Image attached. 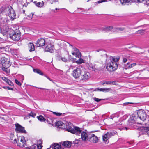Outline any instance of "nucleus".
Here are the masks:
<instances>
[{
  "mask_svg": "<svg viewBox=\"0 0 149 149\" xmlns=\"http://www.w3.org/2000/svg\"><path fill=\"white\" fill-rule=\"evenodd\" d=\"M143 31H144V30H138L135 33L136 34L139 33V34H141L142 33H143Z\"/></svg>",
  "mask_w": 149,
  "mask_h": 149,
  "instance_id": "58836bf2",
  "label": "nucleus"
},
{
  "mask_svg": "<svg viewBox=\"0 0 149 149\" xmlns=\"http://www.w3.org/2000/svg\"><path fill=\"white\" fill-rule=\"evenodd\" d=\"M73 143H74V144H78V142H75L74 141H73Z\"/></svg>",
  "mask_w": 149,
  "mask_h": 149,
  "instance_id": "0e129e2a",
  "label": "nucleus"
},
{
  "mask_svg": "<svg viewBox=\"0 0 149 149\" xmlns=\"http://www.w3.org/2000/svg\"><path fill=\"white\" fill-rule=\"evenodd\" d=\"M137 112V116L139 117V120L143 121H144L146 120L148 116H147L146 113L145 111L141 109L138 111Z\"/></svg>",
  "mask_w": 149,
  "mask_h": 149,
  "instance_id": "20e7f679",
  "label": "nucleus"
},
{
  "mask_svg": "<svg viewBox=\"0 0 149 149\" xmlns=\"http://www.w3.org/2000/svg\"><path fill=\"white\" fill-rule=\"evenodd\" d=\"M139 120V117H138L137 112L134 113L132 114L130 117V119L129 120L130 121L131 123H134L136 122Z\"/></svg>",
  "mask_w": 149,
  "mask_h": 149,
  "instance_id": "9b49d317",
  "label": "nucleus"
},
{
  "mask_svg": "<svg viewBox=\"0 0 149 149\" xmlns=\"http://www.w3.org/2000/svg\"><path fill=\"white\" fill-rule=\"evenodd\" d=\"M111 90L110 88H96L94 91H102L103 92H107Z\"/></svg>",
  "mask_w": 149,
  "mask_h": 149,
  "instance_id": "a211bd4d",
  "label": "nucleus"
},
{
  "mask_svg": "<svg viewBox=\"0 0 149 149\" xmlns=\"http://www.w3.org/2000/svg\"><path fill=\"white\" fill-rule=\"evenodd\" d=\"M59 60L65 62H67L68 61V59L66 58L65 57H62L61 56H60L59 57Z\"/></svg>",
  "mask_w": 149,
  "mask_h": 149,
  "instance_id": "c756f323",
  "label": "nucleus"
},
{
  "mask_svg": "<svg viewBox=\"0 0 149 149\" xmlns=\"http://www.w3.org/2000/svg\"><path fill=\"white\" fill-rule=\"evenodd\" d=\"M14 143L15 142L17 144L18 146L21 147H24L25 145L26 144V142L23 136L21 137L20 139L19 138L17 139V140L15 139L14 140Z\"/></svg>",
  "mask_w": 149,
  "mask_h": 149,
  "instance_id": "423d86ee",
  "label": "nucleus"
},
{
  "mask_svg": "<svg viewBox=\"0 0 149 149\" xmlns=\"http://www.w3.org/2000/svg\"><path fill=\"white\" fill-rule=\"evenodd\" d=\"M29 115L33 117H34L36 116V114L34 112L31 111L29 114Z\"/></svg>",
  "mask_w": 149,
  "mask_h": 149,
  "instance_id": "e433bc0d",
  "label": "nucleus"
},
{
  "mask_svg": "<svg viewBox=\"0 0 149 149\" xmlns=\"http://www.w3.org/2000/svg\"><path fill=\"white\" fill-rule=\"evenodd\" d=\"M113 28L112 26H109L103 28V30L106 32H109L112 30V31L113 32Z\"/></svg>",
  "mask_w": 149,
  "mask_h": 149,
  "instance_id": "bb28decb",
  "label": "nucleus"
},
{
  "mask_svg": "<svg viewBox=\"0 0 149 149\" xmlns=\"http://www.w3.org/2000/svg\"><path fill=\"white\" fill-rule=\"evenodd\" d=\"M10 37L15 41H17L20 39L21 33L19 31H13L10 34Z\"/></svg>",
  "mask_w": 149,
  "mask_h": 149,
  "instance_id": "7ed1b4c3",
  "label": "nucleus"
},
{
  "mask_svg": "<svg viewBox=\"0 0 149 149\" xmlns=\"http://www.w3.org/2000/svg\"><path fill=\"white\" fill-rule=\"evenodd\" d=\"M88 136L89 141L94 143H96L98 142L99 140L98 138L94 134L91 133L89 134Z\"/></svg>",
  "mask_w": 149,
  "mask_h": 149,
  "instance_id": "9d476101",
  "label": "nucleus"
},
{
  "mask_svg": "<svg viewBox=\"0 0 149 149\" xmlns=\"http://www.w3.org/2000/svg\"><path fill=\"white\" fill-rule=\"evenodd\" d=\"M109 138L107 133L103 136V140L104 142H107Z\"/></svg>",
  "mask_w": 149,
  "mask_h": 149,
  "instance_id": "c85d7f7f",
  "label": "nucleus"
},
{
  "mask_svg": "<svg viewBox=\"0 0 149 149\" xmlns=\"http://www.w3.org/2000/svg\"><path fill=\"white\" fill-rule=\"evenodd\" d=\"M6 11V8L5 7H2L0 8V14H3Z\"/></svg>",
  "mask_w": 149,
  "mask_h": 149,
  "instance_id": "473e14b6",
  "label": "nucleus"
},
{
  "mask_svg": "<svg viewBox=\"0 0 149 149\" xmlns=\"http://www.w3.org/2000/svg\"><path fill=\"white\" fill-rule=\"evenodd\" d=\"M45 42L44 39H39L36 43V46L37 47H41L44 46L45 45Z\"/></svg>",
  "mask_w": 149,
  "mask_h": 149,
  "instance_id": "ddd939ff",
  "label": "nucleus"
},
{
  "mask_svg": "<svg viewBox=\"0 0 149 149\" xmlns=\"http://www.w3.org/2000/svg\"><path fill=\"white\" fill-rule=\"evenodd\" d=\"M28 47L29 51L30 52L33 51L35 50V47L33 43H29L28 44Z\"/></svg>",
  "mask_w": 149,
  "mask_h": 149,
  "instance_id": "f3484780",
  "label": "nucleus"
},
{
  "mask_svg": "<svg viewBox=\"0 0 149 149\" xmlns=\"http://www.w3.org/2000/svg\"><path fill=\"white\" fill-rule=\"evenodd\" d=\"M127 61V59L126 58H125V57H123V61L124 63H125Z\"/></svg>",
  "mask_w": 149,
  "mask_h": 149,
  "instance_id": "864d4df0",
  "label": "nucleus"
},
{
  "mask_svg": "<svg viewBox=\"0 0 149 149\" xmlns=\"http://www.w3.org/2000/svg\"><path fill=\"white\" fill-rule=\"evenodd\" d=\"M2 88H3L5 89L7 88V87L5 86H3L2 87Z\"/></svg>",
  "mask_w": 149,
  "mask_h": 149,
  "instance_id": "680f3d73",
  "label": "nucleus"
},
{
  "mask_svg": "<svg viewBox=\"0 0 149 149\" xmlns=\"http://www.w3.org/2000/svg\"><path fill=\"white\" fill-rule=\"evenodd\" d=\"M77 63L81 64L84 62V60L81 58H79L78 60L76 61Z\"/></svg>",
  "mask_w": 149,
  "mask_h": 149,
  "instance_id": "f704fd0d",
  "label": "nucleus"
},
{
  "mask_svg": "<svg viewBox=\"0 0 149 149\" xmlns=\"http://www.w3.org/2000/svg\"><path fill=\"white\" fill-rule=\"evenodd\" d=\"M88 68L90 70L95 72L97 71L98 70L96 65L92 63H90L89 64Z\"/></svg>",
  "mask_w": 149,
  "mask_h": 149,
  "instance_id": "dca6fc26",
  "label": "nucleus"
},
{
  "mask_svg": "<svg viewBox=\"0 0 149 149\" xmlns=\"http://www.w3.org/2000/svg\"><path fill=\"white\" fill-rule=\"evenodd\" d=\"M140 132H139V134H148L149 136V127H141L139 129Z\"/></svg>",
  "mask_w": 149,
  "mask_h": 149,
  "instance_id": "1a4fd4ad",
  "label": "nucleus"
},
{
  "mask_svg": "<svg viewBox=\"0 0 149 149\" xmlns=\"http://www.w3.org/2000/svg\"><path fill=\"white\" fill-rule=\"evenodd\" d=\"M120 113H121L120 112H118L116 113H115V114H117L116 115H115V117H119V115Z\"/></svg>",
  "mask_w": 149,
  "mask_h": 149,
  "instance_id": "3c124183",
  "label": "nucleus"
},
{
  "mask_svg": "<svg viewBox=\"0 0 149 149\" xmlns=\"http://www.w3.org/2000/svg\"><path fill=\"white\" fill-rule=\"evenodd\" d=\"M37 147L38 149H41L42 147V145H38L37 144Z\"/></svg>",
  "mask_w": 149,
  "mask_h": 149,
  "instance_id": "09e8293b",
  "label": "nucleus"
},
{
  "mask_svg": "<svg viewBox=\"0 0 149 149\" xmlns=\"http://www.w3.org/2000/svg\"><path fill=\"white\" fill-rule=\"evenodd\" d=\"M102 84L104 86V84L107 85H116V82L115 81H105L101 82Z\"/></svg>",
  "mask_w": 149,
  "mask_h": 149,
  "instance_id": "aec40b11",
  "label": "nucleus"
},
{
  "mask_svg": "<svg viewBox=\"0 0 149 149\" xmlns=\"http://www.w3.org/2000/svg\"><path fill=\"white\" fill-rule=\"evenodd\" d=\"M47 149H50V148H47Z\"/></svg>",
  "mask_w": 149,
  "mask_h": 149,
  "instance_id": "774afa93",
  "label": "nucleus"
},
{
  "mask_svg": "<svg viewBox=\"0 0 149 149\" xmlns=\"http://www.w3.org/2000/svg\"><path fill=\"white\" fill-rule=\"evenodd\" d=\"M71 143L68 141L62 142V144L65 147H70L71 145Z\"/></svg>",
  "mask_w": 149,
  "mask_h": 149,
  "instance_id": "412c9836",
  "label": "nucleus"
},
{
  "mask_svg": "<svg viewBox=\"0 0 149 149\" xmlns=\"http://www.w3.org/2000/svg\"><path fill=\"white\" fill-rule=\"evenodd\" d=\"M110 60L111 61L107 64L106 68L108 71L112 72L116 70L118 67V65L116 62L119 60V57L117 58L111 57Z\"/></svg>",
  "mask_w": 149,
  "mask_h": 149,
  "instance_id": "f257e3e1",
  "label": "nucleus"
},
{
  "mask_svg": "<svg viewBox=\"0 0 149 149\" xmlns=\"http://www.w3.org/2000/svg\"><path fill=\"white\" fill-rule=\"evenodd\" d=\"M15 131L18 133H21L26 134V131L25 130L24 127L21 126L20 124L18 123H16L15 124Z\"/></svg>",
  "mask_w": 149,
  "mask_h": 149,
  "instance_id": "6e6552de",
  "label": "nucleus"
},
{
  "mask_svg": "<svg viewBox=\"0 0 149 149\" xmlns=\"http://www.w3.org/2000/svg\"><path fill=\"white\" fill-rule=\"evenodd\" d=\"M1 62L2 64V70L7 74L9 73L10 70L8 68L10 66L11 64L10 61L7 58L3 57L1 58Z\"/></svg>",
  "mask_w": 149,
  "mask_h": 149,
  "instance_id": "f03ea898",
  "label": "nucleus"
},
{
  "mask_svg": "<svg viewBox=\"0 0 149 149\" xmlns=\"http://www.w3.org/2000/svg\"><path fill=\"white\" fill-rule=\"evenodd\" d=\"M107 1V0H101L100 1H98V3H101L103 2H105Z\"/></svg>",
  "mask_w": 149,
  "mask_h": 149,
  "instance_id": "603ef678",
  "label": "nucleus"
},
{
  "mask_svg": "<svg viewBox=\"0 0 149 149\" xmlns=\"http://www.w3.org/2000/svg\"><path fill=\"white\" fill-rule=\"evenodd\" d=\"M25 12V10H23V13H24Z\"/></svg>",
  "mask_w": 149,
  "mask_h": 149,
  "instance_id": "69168bd1",
  "label": "nucleus"
},
{
  "mask_svg": "<svg viewBox=\"0 0 149 149\" xmlns=\"http://www.w3.org/2000/svg\"><path fill=\"white\" fill-rule=\"evenodd\" d=\"M121 3L122 4L124 3H131L132 2H138V0H120Z\"/></svg>",
  "mask_w": 149,
  "mask_h": 149,
  "instance_id": "6ab92c4d",
  "label": "nucleus"
},
{
  "mask_svg": "<svg viewBox=\"0 0 149 149\" xmlns=\"http://www.w3.org/2000/svg\"><path fill=\"white\" fill-rule=\"evenodd\" d=\"M89 73L88 72L85 73L83 75L82 79L84 80H87L89 78Z\"/></svg>",
  "mask_w": 149,
  "mask_h": 149,
  "instance_id": "393cba45",
  "label": "nucleus"
},
{
  "mask_svg": "<svg viewBox=\"0 0 149 149\" xmlns=\"http://www.w3.org/2000/svg\"><path fill=\"white\" fill-rule=\"evenodd\" d=\"M53 114L56 115L57 116H60L62 114V113L56 112H53Z\"/></svg>",
  "mask_w": 149,
  "mask_h": 149,
  "instance_id": "ea45409f",
  "label": "nucleus"
},
{
  "mask_svg": "<svg viewBox=\"0 0 149 149\" xmlns=\"http://www.w3.org/2000/svg\"><path fill=\"white\" fill-rule=\"evenodd\" d=\"M54 46L51 44H48L45 48V52H49L52 53L54 51Z\"/></svg>",
  "mask_w": 149,
  "mask_h": 149,
  "instance_id": "f8f14e48",
  "label": "nucleus"
},
{
  "mask_svg": "<svg viewBox=\"0 0 149 149\" xmlns=\"http://www.w3.org/2000/svg\"><path fill=\"white\" fill-rule=\"evenodd\" d=\"M146 4L149 6V0H146Z\"/></svg>",
  "mask_w": 149,
  "mask_h": 149,
  "instance_id": "4d7b16f0",
  "label": "nucleus"
},
{
  "mask_svg": "<svg viewBox=\"0 0 149 149\" xmlns=\"http://www.w3.org/2000/svg\"><path fill=\"white\" fill-rule=\"evenodd\" d=\"M37 118H38V120L40 121H45L46 120V119L41 115H40L38 116H37Z\"/></svg>",
  "mask_w": 149,
  "mask_h": 149,
  "instance_id": "2f4dec72",
  "label": "nucleus"
},
{
  "mask_svg": "<svg viewBox=\"0 0 149 149\" xmlns=\"http://www.w3.org/2000/svg\"><path fill=\"white\" fill-rule=\"evenodd\" d=\"M47 121L49 124H51L53 123V120L49 118H47Z\"/></svg>",
  "mask_w": 149,
  "mask_h": 149,
  "instance_id": "c9c22d12",
  "label": "nucleus"
},
{
  "mask_svg": "<svg viewBox=\"0 0 149 149\" xmlns=\"http://www.w3.org/2000/svg\"><path fill=\"white\" fill-rule=\"evenodd\" d=\"M74 51H75V52L76 53H77L79 54H80V52H79V50L76 48H74Z\"/></svg>",
  "mask_w": 149,
  "mask_h": 149,
  "instance_id": "a18cd8bd",
  "label": "nucleus"
},
{
  "mask_svg": "<svg viewBox=\"0 0 149 149\" xmlns=\"http://www.w3.org/2000/svg\"><path fill=\"white\" fill-rule=\"evenodd\" d=\"M6 83H7L10 86H13V84L9 79L8 80V81H7Z\"/></svg>",
  "mask_w": 149,
  "mask_h": 149,
  "instance_id": "a19ab883",
  "label": "nucleus"
},
{
  "mask_svg": "<svg viewBox=\"0 0 149 149\" xmlns=\"http://www.w3.org/2000/svg\"><path fill=\"white\" fill-rule=\"evenodd\" d=\"M36 88H39V89H42V90H45V88H39V87H35Z\"/></svg>",
  "mask_w": 149,
  "mask_h": 149,
  "instance_id": "052dcab7",
  "label": "nucleus"
},
{
  "mask_svg": "<svg viewBox=\"0 0 149 149\" xmlns=\"http://www.w3.org/2000/svg\"><path fill=\"white\" fill-rule=\"evenodd\" d=\"M42 142L41 140H39L37 142V144L39 145H42Z\"/></svg>",
  "mask_w": 149,
  "mask_h": 149,
  "instance_id": "49530a36",
  "label": "nucleus"
},
{
  "mask_svg": "<svg viewBox=\"0 0 149 149\" xmlns=\"http://www.w3.org/2000/svg\"><path fill=\"white\" fill-rule=\"evenodd\" d=\"M2 79L4 81L6 82H7V81H8V80H9V79L4 77H2Z\"/></svg>",
  "mask_w": 149,
  "mask_h": 149,
  "instance_id": "de8ad7c7",
  "label": "nucleus"
},
{
  "mask_svg": "<svg viewBox=\"0 0 149 149\" xmlns=\"http://www.w3.org/2000/svg\"><path fill=\"white\" fill-rule=\"evenodd\" d=\"M63 124V123L61 121H58L56 123V126L59 127L60 126H62Z\"/></svg>",
  "mask_w": 149,
  "mask_h": 149,
  "instance_id": "72a5a7b5",
  "label": "nucleus"
},
{
  "mask_svg": "<svg viewBox=\"0 0 149 149\" xmlns=\"http://www.w3.org/2000/svg\"><path fill=\"white\" fill-rule=\"evenodd\" d=\"M31 2H33V0H30Z\"/></svg>",
  "mask_w": 149,
  "mask_h": 149,
  "instance_id": "338daca9",
  "label": "nucleus"
},
{
  "mask_svg": "<svg viewBox=\"0 0 149 149\" xmlns=\"http://www.w3.org/2000/svg\"><path fill=\"white\" fill-rule=\"evenodd\" d=\"M57 1H58L57 0H53V2H57Z\"/></svg>",
  "mask_w": 149,
  "mask_h": 149,
  "instance_id": "e2e57ef3",
  "label": "nucleus"
},
{
  "mask_svg": "<svg viewBox=\"0 0 149 149\" xmlns=\"http://www.w3.org/2000/svg\"><path fill=\"white\" fill-rule=\"evenodd\" d=\"M72 54L73 55L75 56V57H78L79 58V57H80V56L79 55V54L77 53H76L75 52H72Z\"/></svg>",
  "mask_w": 149,
  "mask_h": 149,
  "instance_id": "4c0bfd02",
  "label": "nucleus"
},
{
  "mask_svg": "<svg viewBox=\"0 0 149 149\" xmlns=\"http://www.w3.org/2000/svg\"><path fill=\"white\" fill-rule=\"evenodd\" d=\"M82 67L81 66H79L77 67L76 69H74L72 73L73 77L76 79L79 77L81 74Z\"/></svg>",
  "mask_w": 149,
  "mask_h": 149,
  "instance_id": "0eeeda50",
  "label": "nucleus"
},
{
  "mask_svg": "<svg viewBox=\"0 0 149 149\" xmlns=\"http://www.w3.org/2000/svg\"><path fill=\"white\" fill-rule=\"evenodd\" d=\"M129 64V63H128L125 65V67L126 69L131 68L136 65V63H132L130 65Z\"/></svg>",
  "mask_w": 149,
  "mask_h": 149,
  "instance_id": "5701e85b",
  "label": "nucleus"
},
{
  "mask_svg": "<svg viewBox=\"0 0 149 149\" xmlns=\"http://www.w3.org/2000/svg\"><path fill=\"white\" fill-rule=\"evenodd\" d=\"M88 136L89 134H88L85 132L83 131L81 132V138L85 141L88 140Z\"/></svg>",
  "mask_w": 149,
  "mask_h": 149,
  "instance_id": "2eb2a0df",
  "label": "nucleus"
},
{
  "mask_svg": "<svg viewBox=\"0 0 149 149\" xmlns=\"http://www.w3.org/2000/svg\"><path fill=\"white\" fill-rule=\"evenodd\" d=\"M94 100L95 101H96L97 102H99V101H101L102 100H103V99H98V98H96V97H94Z\"/></svg>",
  "mask_w": 149,
  "mask_h": 149,
  "instance_id": "c03bdc74",
  "label": "nucleus"
},
{
  "mask_svg": "<svg viewBox=\"0 0 149 149\" xmlns=\"http://www.w3.org/2000/svg\"><path fill=\"white\" fill-rule=\"evenodd\" d=\"M116 114H112V115H111V116H110V118L111 119H113V118L114 117H115V115H116Z\"/></svg>",
  "mask_w": 149,
  "mask_h": 149,
  "instance_id": "8fccbe9b",
  "label": "nucleus"
},
{
  "mask_svg": "<svg viewBox=\"0 0 149 149\" xmlns=\"http://www.w3.org/2000/svg\"><path fill=\"white\" fill-rule=\"evenodd\" d=\"M121 120L120 118L118 122H116V125H122L123 124V123H121Z\"/></svg>",
  "mask_w": 149,
  "mask_h": 149,
  "instance_id": "79ce46f5",
  "label": "nucleus"
},
{
  "mask_svg": "<svg viewBox=\"0 0 149 149\" xmlns=\"http://www.w3.org/2000/svg\"><path fill=\"white\" fill-rule=\"evenodd\" d=\"M50 81H52L53 80L52 79H51L49 77H48L47 76H46V75H45V76Z\"/></svg>",
  "mask_w": 149,
  "mask_h": 149,
  "instance_id": "6e6d98bb",
  "label": "nucleus"
},
{
  "mask_svg": "<svg viewBox=\"0 0 149 149\" xmlns=\"http://www.w3.org/2000/svg\"><path fill=\"white\" fill-rule=\"evenodd\" d=\"M34 3H35L36 5L38 7H42L44 5V3L43 1H42V3L40 2H34Z\"/></svg>",
  "mask_w": 149,
  "mask_h": 149,
  "instance_id": "7c9ffc66",
  "label": "nucleus"
},
{
  "mask_svg": "<svg viewBox=\"0 0 149 149\" xmlns=\"http://www.w3.org/2000/svg\"><path fill=\"white\" fill-rule=\"evenodd\" d=\"M125 28L124 27L114 28L113 29V32H119V31H123Z\"/></svg>",
  "mask_w": 149,
  "mask_h": 149,
  "instance_id": "4be33fe9",
  "label": "nucleus"
},
{
  "mask_svg": "<svg viewBox=\"0 0 149 149\" xmlns=\"http://www.w3.org/2000/svg\"><path fill=\"white\" fill-rule=\"evenodd\" d=\"M86 31L89 33H91L93 31V29L89 30H87Z\"/></svg>",
  "mask_w": 149,
  "mask_h": 149,
  "instance_id": "5fc2aeb1",
  "label": "nucleus"
},
{
  "mask_svg": "<svg viewBox=\"0 0 149 149\" xmlns=\"http://www.w3.org/2000/svg\"><path fill=\"white\" fill-rule=\"evenodd\" d=\"M107 134L108 135V137L110 138L116 134H117V132L116 131H114L111 132H107Z\"/></svg>",
  "mask_w": 149,
  "mask_h": 149,
  "instance_id": "b1692460",
  "label": "nucleus"
},
{
  "mask_svg": "<svg viewBox=\"0 0 149 149\" xmlns=\"http://www.w3.org/2000/svg\"><path fill=\"white\" fill-rule=\"evenodd\" d=\"M66 131L78 135H79L82 132L81 128L77 127H75L74 128L72 127L67 128Z\"/></svg>",
  "mask_w": 149,
  "mask_h": 149,
  "instance_id": "39448f33",
  "label": "nucleus"
},
{
  "mask_svg": "<svg viewBox=\"0 0 149 149\" xmlns=\"http://www.w3.org/2000/svg\"><path fill=\"white\" fill-rule=\"evenodd\" d=\"M15 83L17 84L18 85H19V86H21V83L19 81L17 80L16 79L15 80Z\"/></svg>",
  "mask_w": 149,
  "mask_h": 149,
  "instance_id": "37998d69",
  "label": "nucleus"
},
{
  "mask_svg": "<svg viewBox=\"0 0 149 149\" xmlns=\"http://www.w3.org/2000/svg\"><path fill=\"white\" fill-rule=\"evenodd\" d=\"M72 30L73 31H77V30H79V29L78 28H74V29H72Z\"/></svg>",
  "mask_w": 149,
  "mask_h": 149,
  "instance_id": "bf43d9fd",
  "label": "nucleus"
},
{
  "mask_svg": "<svg viewBox=\"0 0 149 149\" xmlns=\"http://www.w3.org/2000/svg\"><path fill=\"white\" fill-rule=\"evenodd\" d=\"M9 13H8V15L13 19L15 18L16 14L13 9L12 8H9L8 10Z\"/></svg>",
  "mask_w": 149,
  "mask_h": 149,
  "instance_id": "4468645a",
  "label": "nucleus"
},
{
  "mask_svg": "<svg viewBox=\"0 0 149 149\" xmlns=\"http://www.w3.org/2000/svg\"><path fill=\"white\" fill-rule=\"evenodd\" d=\"M52 147L54 149H61V146L58 143L53 144L52 145Z\"/></svg>",
  "mask_w": 149,
  "mask_h": 149,
  "instance_id": "a878e982",
  "label": "nucleus"
},
{
  "mask_svg": "<svg viewBox=\"0 0 149 149\" xmlns=\"http://www.w3.org/2000/svg\"><path fill=\"white\" fill-rule=\"evenodd\" d=\"M7 89L8 90H13V88H10L9 86L7 87Z\"/></svg>",
  "mask_w": 149,
  "mask_h": 149,
  "instance_id": "13d9d810",
  "label": "nucleus"
},
{
  "mask_svg": "<svg viewBox=\"0 0 149 149\" xmlns=\"http://www.w3.org/2000/svg\"><path fill=\"white\" fill-rule=\"evenodd\" d=\"M33 71L35 73H36L39 74L40 75H43V73L42 71L39 69H33Z\"/></svg>",
  "mask_w": 149,
  "mask_h": 149,
  "instance_id": "cd10ccee",
  "label": "nucleus"
}]
</instances>
